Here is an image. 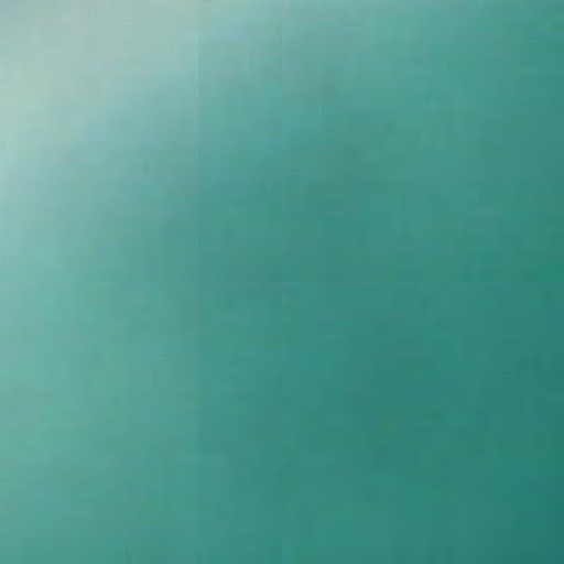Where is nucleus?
<instances>
[{
  "mask_svg": "<svg viewBox=\"0 0 564 564\" xmlns=\"http://www.w3.org/2000/svg\"><path fill=\"white\" fill-rule=\"evenodd\" d=\"M389 477H392V469H389Z\"/></svg>",
  "mask_w": 564,
  "mask_h": 564,
  "instance_id": "1",
  "label": "nucleus"
},
{
  "mask_svg": "<svg viewBox=\"0 0 564 564\" xmlns=\"http://www.w3.org/2000/svg\"><path fill=\"white\" fill-rule=\"evenodd\" d=\"M389 477H392V469H389Z\"/></svg>",
  "mask_w": 564,
  "mask_h": 564,
  "instance_id": "2",
  "label": "nucleus"
},
{
  "mask_svg": "<svg viewBox=\"0 0 564 564\" xmlns=\"http://www.w3.org/2000/svg\"><path fill=\"white\" fill-rule=\"evenodd\" d=\"M389 477H392V469H389Z\"/></svg>",
  "mask_w": 564,
  "mask_h": 564,
  "instance_id": "3",
  "label": "nucleus"
}]
</instances>
